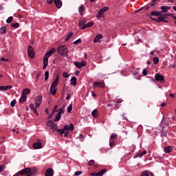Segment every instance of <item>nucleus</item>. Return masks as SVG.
<instances>
[{"label": "nucleus", "instance_id": "nucleus-1", "mask_svg": "<svg viewBox=\"0 0 176 176\" xmlns=\"http://www.w3.org/2000/svg\"><path fill=\"white\" fill-rule=\"evenodd\" d=\"M42 100H43V97L41 95L38 96L35 98L34 104H31L30 105V109L36 115V116L39 115V113H38L36 108H39V107H41V104H42Z\"/></svg>", "mask_w": 176, "mask_h": 176}, {"label": "nucleus", "instance_id": "nucleus-2", "mask_svg": "<svg viewBox=\"0 0 176 176\" xmlns=\"http://www.w3.org/2000/svg\"><path fill=\"white\" fill-rule=\"evenodd\" d=\"M56 52V48H52L50 51L46 52L45 57L43 58V69H46L49 64V57L52 56Z\"/></svg>", "mask_w": 176, "mask_h": 176}, {"label": "nucleus", "instance_id": "nucleus-3", "mask_svg": "<svg viewBox=\"0 0 176 176\" xmlns=\"http://www.w3.org/2000/svg\"><path fill=\"white\" fill-rule=\"evenodd\" d=\"M58 80H60V76L58 75H56L55 80L52 82L50 87V94L52 96H56V94L57 93V85H58Z\"/></svg>", "mask_w": 176, "mask_h": 176}, {"label": "nucleus", "instance_id": "nucleus-4", "mask_svg": "<svg viewBox=\"0 0 176 176\" xmlns=\"http://www.w3.org/2000/svg\"><path fill=\"white\" fill-rule=\"evenodd\" d=\"M57 52L60 56H67L68 55V48L64 45H61L58 47Z\"/></svg>", "mask_w": 176, "mask_h": 176}, {"label": "nucleus", "instance_id": "nucleus-5", "mask_svg": "<svg viewBox=\"0 0 176 176\" xmlns=\"http://www.w3.org/2000/svg\"><path fill=\"white\" fill-rule=\"evenodd\" d=\"M47 125L49 126L52 130H55V131L58 129V126L53 120H48Z\"/></svg>", "mask_w": 176, "mask_h": 176}, {"label": "nucleus", "instance_id": "nucleus-6", "mask_svg": "<svg viewBox=\"0 0 176 176\" xmlns=\"http://www.w3.org/2000/svg\"><path fill=\"white\" fill-rule=\"evenodd\" d=\"M28 54L30 58H34L35 57V51H34V48L31 45L28 46Z\"/></svg>", "mask_w": 176, "mask_h": 176}, {"label": "nucleus", "instance_id": "nucleus-7", "mask_svg": "<svg viewBox=\"0 0 176 176\" xmlns=\"http://www.w3.org/2000/svg\"><path fill=\"white\" fill-rule=\"evenodd\" d=\"M109 9V8H108V7H103V8H102L98 11V14L96 15V17L98 19H101V16H102V14H104V13H105V12H107V10H108Z\"/></svg>", "mask_w": 176, "mask_h": 176}, {"label": "nucleus", "instance_id": "nucleus-8", "mask_svg": "<svg viewBox=\"0 0 176 176\" xmlns=\"http://www.w3.org/2000/svg\"><path fill=\"white\" fill-rule=\"evenodd\" d=\"M104 173H107V170L106 169H103L96 173H91V176H102L104 175Z\"/></svg>", "mask_w": 176, "mask_h": 176}, {"label": "nucleus", "instance_id": "nucleus-9", "mask_svg": "<svg viewBox=\"0 0 176 176\" xmlns=\"http://www.w3.org/2000/svg\"><path fill=\"white\" fill-rule=\"evenodd\" d=\"M93 85H94V87H101V88L105 87V84H104V82H94Z\"/></svg>", "mask_w": 176, "mask_h": 176}, {"label": "nucleus", "instance_id": "nucleus-10", "mask_svg": "<svg viewBox=\"0 0 176 176\" xmlns=\"http://www.w3.org/2000/svg\"><path fill=\"white\" fill-rule=\"evenodd\" d=\"M155 79L157 82H162V80H164V76H162V74H156L155 76Z\"/></svg>", "mask_w": 176, "mask_h": 176}, {"label": "nucleus", "instance_id": "nucleus-11", "mask_svg": "<svg viewBox=\"0 0 176 176\" xmlns=\"http://www.w3.org/2000/svg\"><path fill=\"white\" fill-rule=\"evenodd\" d=\"M30 172L29 174H28L26 176H32L34 174H36V171H38V169L35 167L30 168Z\"/></svg>", "mask_w": 176, "mask_h": 176}, {"label": "nucleus", "instance_id": "nucleus-12", "mask_svg": "<svg viewBox=\"0 0 176 176\" xmlns=\"http://www.w3.org/2000/svg\"><path fill=\"white\" fill-rule=\"evenodd\" d=\"M101 38H102V34H97L94 38V43H97L98 42L101 43V41H100V39Z\"/></svg>", "mask_w": 176, "mask_h": 176}, {"label": "nucleus", "instance_id": "nucleus-13", "mask_svg": "<svg viewBox=\"0 0 176 176\" xmlns=\"http://www.w3.org/2000/svg\"><path fill=\"white\" fill-rule=\"evenodd\" d=\"M68 131V128L67 127V125H65L63 126V129H58V128L57 129L56 131L58 133H59V134H65V132Z\"/></svg>", "mask_w": 176, "mask_h": 176}, {"label": "nucleus", "instance_id": "nucleus-14", "mask_svg": "<svg viewBox=\"0 0 176 176\" xmlns=\"http://www.w3.org/2000/svg\"><path fill=\"white\" fill-rule=\"evenodd\" d=\"M54 2L57 9H61V6H63V1L61 0H54Z\"/></svg>", "mask_w": 176, "mask_h": 176}, {"label": "nucleus", "instance_id": "nucleus-15", "mask_svg": "<svg viewBox=\"0 0 176 176\" xmlns=\"http://www.w3.org/2000/svg\"><path fill=\"white\" fill-rule=\"evenodd\" d=\"M33 148L34 149H42V143H41V142H34L33 144Z\"/></svg>", "mask_w": 176, "mask_h": 176}, {"label": "nucleus", "instance_id": "nucleus-16", "mask_svg": "<svg viewBox=\"0 0 176 176\" xmlns=\"http://www.w3.org/2000/svg\"><path fill=\"white\" fill-rule=\"evenodd\" d=\"M53 168H49L45 171V176H53Z\"/></svg>", "mask_w": 176, "mask_h": 176}, {"label": "nucleus", "instance_id": "nucleus-17", "mask_svg": "<svg viewBox=\"0 0 176 176\" xmlns=\"http://www.w3.org/2000/svg\"><path fill=\"white\" fill-rule=\"evenodd\" d=\"M94 24V23H93V21L88 22L82 27V30H85V28H90V27H93Z\"/></svg>", "mask_w": 176, "mask_h": 176}, {"label": "nucleus", "instance_id": "nucleus-18", "mask_svg": "<svg viewBox=\"0 0 176 176\" xmlns=\"http://www.w3.org/2000/svg\"><path fill=\"white\" fill-rule=\"evenodd\" d=\"M161 137L162 138H167V131L164 129V127H163L162 129Z\"/></svg>", "mask_w": 176, "mask_h": 176}, {"label": "nucleus", "instance_id": "nucleus-19", "mask_svg": "<svg viewBox=\"0 0 176 176\" xmlns=\"http://www.w3.org/2000/svg\"><path fill=\"white\" fill-rule=\"evenodd\" d=\"M13 87V86L12 85H6V86H0V91L1 90H10V89H12Z\"/></svg>", "mask_w": 176, "mask_h": 176}, {"label": "nucleus", "instance_id": "nucleus-20", "mask_svg": "<svg viewBox=\"0 0 176 176\" xmlns=\"http://www.w3.org/2000/svg\"><path fill=\"white\" fill-rule=\"evenodd\" d=\"M30 171H31L30 168H25L21 170V175H25V174H30Z\"/></svg>", "mask_w": 176, "mask_h": 176}, {"label": "nucleus", "instance_id": "nucleus-21", "mask_svg": "<svg viewBox=\"0 0 176 176\" xmlns=\"http://www.w3.org/2000/svg\"><path fill=\"white\" fill-rule=\"evenodd\" d=\"M170 6H162L161 7V12H162V13H167V12H168V10H170Z\"/></svg>", "mask_w": 176, "mask_h": 176}, {"label": "nucleus", "instance_id": "nucleus-22", "mask_svg": "<svg viewBox=\"0 0 176 176\" xmlns=\"http://www.w3.org/2000/svg\"><path fill=\"white\" fill-rule=\"evenodd\" d=\"M87 20H86V19H85V18L82 19L81 20V21L79 22L78 25H79L80 28H81V30H82V27H84L85 23H87Z\"/></svg>", "mask_w": 176, "mask_h": 176}, {"label": "nucleus", "instance_id": "nucleus-23", "mask_svg": "<svg viewBox=\"0 0 176 176\" xmlns=\"http://www.w3.org/2000/svg\"><path fill=\"white\" fill-rule=\"evenodd\" d=\"M26 100H27V96L23 95L22 94V96H21V97L20 98V100H19V102H21V104H24V102H25Z\"/></svg>", "mask_w": 176, "mask_h": 176}, {"label": "nucleus", "instance_id": "nucleus-24", "mask_svg": "<svg viewBox=\"0 0 176 176\" xmlns=\"http://www.w3.org/2000/svg\"><path fill=\"white\" fill-rule=\"evenodd\" d=\"M141 176H155V175H153L152 174V173H151L148 170H146V171L142 173Z\"/></svg>", "mask_w": 176, "mask_h": 176}, {"label": "nucleus", "instance_id": "nucleus-25", "mask_svg": "<svg viewBox=\"0 0 176 176\" xmlns=\"http://www.w3.org/2000/svg\"><path fill=\"white\" fill-rule=\"evenodd\" d=\"M31 92V90L28 88H25L23 90L22 94H23V96H26L30 94V93Z\"/></svg>", "mask_w": 176, "mask_h": 176}, {"label": "nucleus", "instance_id": "nucleus-26", "mask_svg": "<svg viewBox=\"0 0 176 176\" xmlns=\"http://www.w3.org/2000/svg\"><path fill=\"white\" fill-rule=\"evenodd\" d=\"M151 16H162V12L160 11H152Z\"/></svg>", "mask_w": 176, "mask_h": 176}, {"label": "nucleus", "instance_id": "nucleus-27", "mask_svg": "<svg viewBox=\"0 0 176 176\" xmlns=\"http://www.w3.org/2000/svg\"><path fill=\"white\" fill-rule=\"evenodd\" d=\"M85 12V8L83 7V6H80L78 8V13H80V16H83V12Z\"/></svg>", "mask_w": 176, "mask_h": 176}, {"label": "nucleus", "instance_id": "nucleus-28", "mask_svg": "<svg viewBox=\"0 0 176 176\" xmlns=\"http://www.w3.org/2000/svg\"><path fill=\"white\" fill-rule=\"evenodd\" d=\"M171 151H173V147L171 146H166L164 148L165 153H170V152H171Z\"/></svg>", "mask_w": 176, "mask_h": 176}, {"label": "nucleus", "instance_id": "nucleus-29", "mask_svg": "<svg viewBox=\"0 0 176 176\" xmlns=\"http://www.w3.org/2000/svg\"><path fill=\"white\" fill-rule=\"evenodd\" d=\"M146 153H148V152L146 151H144L143 152L138 153L136 157H142V156H144V155H146Z\"/></svg>", "mask_w": 176, "mask_h": 176}, {"label": "nucleus", "instance_id": "nucleus-30", "mask_svg": "<svg viewBox=\"0 0 176 176\" xmlns=\"http://www.w3.org/2000/svg\"><path fill=\"white\" fill-rule=\"evenodd\" d=\"M71 85L72 86H76V77H72V79L70 80Z\"/></svg>", "mask_w": 176, "mask_h": 176}, {"label": "nucleus", "instance_id": "nucleus-31", "mask_svg": "<svg viewBox=\"0 0 176 176\" xmlns=\"http://www.w3.org/2000/svg\"><path fill=\"white\" fill-rule=\"evenodd\" d=\"M91 115L94 118H97L98 116V111H97V109H94L92 111Z\"/></svg>", "mask_w": 176, "mask_h": 176}, {"label": "nucleus", "instance_id": "nucleus-32", "mask_svg": "<svg viewBox=\"0 0 176 176\" xmlns=\"http://www.w3.org/2000/svg\"><path fill=\"white\" fill-rule=\"evenodd\" d=\"M72 35H74V32H70L69 34H67L66 36V38H65V42H68V41H69V38H71V36H72Z\"/></svg>", "mask_w": 176, "mask_h": 176}, {"label": "nucleus", "instance_id": "nucleus-33", "mask_svg": "<svg viewBox=\"0 0 176 176\" xmlns=\"http://www.w3.org/2000/svg\"><path fill=\"white\" fill-rule=\"evenodd\" d=\"M60 119H61V114L58 113L56 116V118L54 119V122H58Z\"/></svg>", "mask_w": 176, "mask_h": 176}, {"label": "nucleus", "instance_id": "nucleus-34", "mask_svg": "<svg viewBox=\"0 0 176 176\" xmlns=\"http://www.w3.org/2000/svg\"><path fill=\"white\" fill-rule=\"evenodd\" d=\"M67 131L69 130V131H74V129H75V126H74V124H70L69 126L67 125Z\"/></svg>", "mask_w": 176, "mask_h": 176}, {"label": "nucleus", "instance_id": "nucleus-35", "mask_svg": "<svg viewBox=\"0 0 176 176\" xmlns=\"http://www.w3.org/2000/svg\"><path fill=\"white\" fill-rule=\"evenodd\" d=\"M0 34H6V26H3L0 28Z\"/></svg>", "mask_w": 176, "mask_h": 176}, {"label": "nucleus", "instance_id": "nucleus-36", "mask_svg": "<svg viewBox=\"0 0 176 176\" xmlns=\"http://www.w3.org/2000/svg\"><path fill=\"white\" fill-rule=\"evenodd\" d=\"M11 27L12 28H19V27H20V24L19 23H12Z\"/></svg>", "mask_w": 176, "mask_h": 176}, {"label": "nucleus", "instance_id": "nucleus-37", "mask_svg": "<svg viewBox=\"0 0 176 176\" xmlns=\"http://www.w3.org/2000/svg\"><path fill=\"white\" fill-rule=\"evenodd\" d=\"M74 65H76V67H77V68H79V69L82 68V67L80 66V62L75 61L74 62Z\"/></svg>", "mask_w": 176, "mask_h": 176}, {"label": "nucleus", "instance_id": "nucleus-38", "mask_svg": "<svg viewBox=\"0 0 176 176\" xmlns=\"http://www.w3.org/2000/svg\"><path fill=\"white\" fill-rule=\"evenodd\" d=\"M13 21V16H9L6 20L7 24H10Z\"/></svg>", "mask_w": 176, "mask_h": 176}, {"label": "nucleus", "instance_id": "nucleus-39", "mask_svg": "<svg viewBox=\"0 0 176 176\" xmlns=\"http://www.w3.org/2000/svg\"><path fill=\"white\" fill-rule=\"evenodd\" d=\"M153 64H159V58L158 57H154L153 58Z\"/></svg>", "mask_w": 176, "mask_h": 176}, {"label": "nucleus", "instance_id": "nucleus-40", "mask_svg": "<svg viewBox=\"0 0 176 176\" xmlns=\"http://www.w3.org/2000/svg\"><path fill=\"white\" fill-rule=\"evenodd\" d=\"M80 66L82 68V67H86V65H87V63H86V61H85V60H82V61L80 62Z\"/></svg>", "mask_w": 176, "mask_h": 176}, {"label": "nucleus", "instance_id": "nucleus-41", "mask_svg": "<svg viewBox=\"0 0 176 176\" xmlns=\"http://www.w3.org/2000/svg\"><path fill=\"white\" fill-rule=\"evenodd\" d=\"M67 112L69 113H71L72 112V104H69L67 107Z\"/></svg>", "mask_w": 176, "mask_h": 176}, {"label": "nucleus", "instance_id": "nucleus-42", "mask_svg": "<svg viewBox=\"0 0 176 176\" xmlns=\"http://www.w3.org/2000/svg\"><path fill=\"white\" fill-rule=\"evenodd\" d=\"M94 163H96V162L94 160H91L89 162L88 166H94Z\"/></svg>", "mask_w": 176, "mask_h": 176}, {"label": "nucleus", "instance_id": "nucleus-43", "mask_svg": "<svg viewBox=\"0 0 176 176\" xmlns=\"http://www.w3.org/2000/svg\"><path fill=\"white\" fill-rule=\"evenodd\" d=\"M49 79V72H45V80H47Z\"/></svg>", "mask_w": 176, "mask_h": 176}, {"label": "nucleus", "instance_id": "nucleus-44", "mask_svg": "<svg viewBox=\"0 0 176 176\" xmlns=\"http://www.w3.org/2000/svg\"><path fill=\"white\" fill-rule=\"evenodd\" d=\"M160 21H162V22L164 21V18H163V16H159L157 18V23H160Z\"/></svg>", "mask_w": 176, "mask_h": 176}, {"label": "nucleus", "instance_id": "nucleus-45", "mask_svg": "<svg viewBox=\"0 0 176 176\" xmlns=\"http://www.w3.org/2000/svg\"><path fill=\"white\" fill-rule=\"evenodd\" d=\"M65 111V110L64 109V108H60L58 109V113H59V115H61V113H64Z\"/></svg>", "mask_w": 176, "mask_h": 176}, {"label": "nucleus", "instance_id": "nucleus-46", "mask_svg": "<svg viewBox=\"0 0 176 176\" xmlns=\"http://www.w3.org/2000/svg\"><path fill=\"white\" fill-rule=\"evenodd\" d=\"M82 173V172L81 170H78L74 173V175L75 176H79L81 175V174Z\"/></svg>", "mask_w": 176, "mask_h": 176}, {"label": "nucleus", "instance_id": "nucleus-47", "mask_svg": "<svg viewBox=\"0 0 176 176\" xmlns=\"http://www.w3.org/2000/svg\"><path fill=\"white\" fill-rule=\"evenodd\" d=\"M81 42H82V39L78 38V40H76L74 42V45H78V43H80Z\"/></svg>", "mask_w": 176, "mask_h": 176}, {"label": "nucleus", "instance_id": "nucleus-48", "mask_svg": "<svg viewBox=\"0 0 176 176\" xmlns=\"http://www.w3.org/2000/svg\"><path fill=\"white\" fill-rule=\"evenodd\" d=\"M63 78H69V75L68 74V73H67V72H64L63 73Z\"/></svg>", "mask_w": 176, "mask_h": 176}, {"label": "nucleus", "instance_id": "nucleus-49", "mask_svg": "<svg viewBox=\"0 0 176 176\" xmlns=\"http://www.w3.org/2000/svg\"><path fill=\"white\" fill-rule=\"evenodd\" d=\"M142 75H143L144 76H146V75H148V72L146 71V69H143Z\"/></svg>", "mask_w": 176, "mask_h": 176}, {"label": "nucleus", "instance_id": "nucleus-50", "mask_svg": "<svg viewBox=\"0 0 176 176\" xmlns=\"http://www.w3.org/2000/svg\"><path fill=\"white\" fill-rule=\"evenodd\" d=\"M116 138V133H112L110 136L111 140H115Z\"/></svg>", "mask_w": 176, "mask_h": 176}, {"label": "nucleus", "instance_id": "nucleus-51", "mask_svg": "<svg viewBox=\"0 0 176 176\" xmlns=\"http://www.w3.org/2000/svg\"><path fill=\"white\" fill-rule=\"evenodd\" d=\"M169 17H171L172 19L176 20V15L173 13L169 14Z\"/></svg>", "mask_w": 176, "mask_h": 176}, {"label": "nucleus", "instance_id": "nucleus-52", "mask_svg": "<svg viewBox=\"0 0 176 176\" xmlns=\"http://www.w3.org/2000/svg\"><path fill=\"white\" fill-rule=\"evenodd\" d=\"M150 6H156V1L155 0H152L151 3H150Z\"/></svg>", "mask_w": 176, "mask_h": 176}, {"label": "nucleus", "instance_id": "nucleus-53", "mask_svg": "<svg viewBox=\"0 0 176 176\" xmlns=\"http://www.w3.org/2000/svg\"><path fill=\"white\" fill-rule=\"evenodd\" d=\"M79 138H80V141L81 142L85 140V138H83V134H80Z\"/></svg>", "mask_w": 176, "mask_h": 176}, {"label": "nucleus", "instance_id": "nucleus-54", "mask_svg": "<svg viewBox=\"0 0 176 176\" xmlns=\"http://www.w3.org/2000/svg\"><path fill=\"white\" fill-rule=\"evenodd\" d=\"M16 105V100H12L10 103L11 107H14Z\"/></svg>", "mask_w": 176, "mask_h": 176}, {"label": "nucleus", "instance_id": "nucleus-55", "mask_svg": "<svg viewBox=\"0 0 176 176\" xmlns=\"http://www.w3.org/2000/svg\"><path fill=\"white\" fill-rule=\"evenodd\" d=\"M170 14H164L162 16V17L164 19H167L168 16H170L169 15Z\"/></svg>", "mask_w": 176, "mask_h": 176}, {"label": "nucleus", "instance_id": "nucleus-56", "mask_svg": "<svg viewBox=\"0 0 176 176\" xmlns=\"http://www.w3.org/2000/svg\"><path fill=\"white\" fill-rule=\"evenodd\" d=\"M57 108H58V106L57 105H55L52 109V111H55V112H57Z\"/></svg>", "mask_w": 176, "mask_h": 176}, {"label": "nucleus", "instance_id": "nucleus-57", "mask_svg": "<svg viewBox=\"0 0 176 176\" xmlns=\"http://www.w3.org/2000/svg\"><path fill=\"white\" fill-rule=\"evenodd\" d=\"M19 175H21V170L16 173L15 175H14V176H19Z\"/></svg>", "mask_w": 176, "mask_h": 176}, {"label": "nucleus", "instance_id": "nucleus-58", "mask_svg": "<svg viewBox=\"0 0 176 176\" xmlns=\"http://www.w3.org/2000/svg\"><path fill=\"white\" fill-rule=\"evenodd\" d=\"M113 145H115V142H113V141H112L109 143V146L112 147V146H113Z\"/></svg>", "mask_w": 176, "mask_h": 176}, {"label": "nucleus", "instance_id": "nucleus-59", "mask_svg": "<svg viewBox=\"0 0 176 176\" xmlns=\"http://www.w3.org/2000/svg\"><path fill=\"white\" fill-rule=\"evenodd\" d=\"M46 2L47 3H49V4L53 3V0H47Z\"/></svg>", "mask_w": 176, "mask_h": 176}, {"label": "nucleus", "instance_id": "nucleus-60", "mask_svg": "<svg viewBox=\"0 0 176 176\" xmlns=\"http://www.w3.org/2000/svg\"><path fill=\"white\" fill-rule=\"evenodd\" d=\"M9 59H5V58L2 57L1 58V61H8Z\"/></svg>", "mask_w": 176, "mask_h": 176}, {"label": "nucleus", "instance_id": "nucleus-61", "mask_svg": "<svg viewBox=\"0 0 176 176\" xmlns=\"http://www.w3.org/2000/svg\"><path fill=\"white\" fill-rule=\"evenodd\" d=\"M54 113H56V111L52 110V112H51V116H54Z\"/></svg>", "mask_w": 176, "mask_h": 176}, {"label": "nucleus", "instance_id": "nucleus-62", "mask_svg": "<svg viewBox=\"0 0 176 176\" xmlns=\"http://www.w3.org/2000/svg\"><path fill=\"white\" fill-rule=\"evenodd\" d=\"M68 133H69L68 131H65V137H68Z\"/></svg>", "mask_w": 176, "mask_h": 176}, {"label": "nucleus", "instance_id": "nucleus-63", "mask_svg": "<svg viewBox=\"0 0 176 176\" xmlns=\"http://www.w3.org/2000/svg\"><path fill=\"white\" fill-rule=\"evenodd\" d=\"M79 74H80V72H79V71H78V70L75 72V75H76V76H78Z\"/></svg>", "mask_w": 176, "mask_h": 176}, {"label": "nucleus", "instance_id": "nucleus-64", "mask_svg": "<svg viewBox=\"0 0 176 176\" xmlns=\"http://www.w3.org/2000/svg\"><path fill=\"white\" fill-rule=\"evenodd\" d=\"M161 107H166V102H162L161 104Z\"/></svg>", "mask_w": 176, "mask_h": 176}]
</instances>
